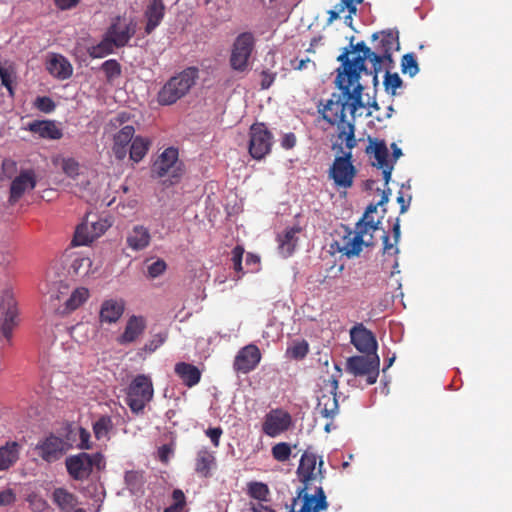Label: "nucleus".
<instances>
[{"label":"nucleus","mask_w":512,"mask_h":512,"mask_svg":"<svg viewBox=\"0 0 512 512\" xmlns=\"http://www.w3.org/2000/svg\"><path fill=\"white\" fill-rule=\"evenodd\" d=\"M372 56L358 54L353 60L350 61L348 65V71L339 72L336 76L335 83L336 84H345L350 87H354L357 84H360V74L361 72H367L365 61L369 60L371 62Z\"/></svg>","instance_id":"nucleus-20"},{"label":"nucleus","mask_w":512,"mask_h":512,"mask_svg":"<svg viewBox=\"0 0 512 512\" xmlns=\"http://www.w3.org/2000/svg\"><path fill=\"white\" fill-rule=\"evenodd\" d=\"M402 79L397 73H390L389 71L386 72L384 77V86L385 90L392 95H395V91L397 88H400L402 86Z\"/></svg>","instance_id":"nucleus-48"},{"label":"nucleus","mask_w":512,"mask_h":512,"mask_svg":"<svg viewBox=\"0 0 512 512\" xmlns=\"http://www.w3.org/2000/svg\"><path fill=\"white\" fill-rule=\"evenodd\" d=\"M89 297V290L85 287L75 289L69 298L64 301L62 313H69L79 308Z\"/></svg>","instance_id":"nucleus-37"},{"label":"nucleus","mask_w":512,"mask_h":512,"mask_svg":"<svg viewBox=\"0 0 512 512\" xmlns=\"http://www.w3.org/2000/svg\"><path fill=\"white\" fill-rule=\"evenodd\" d=\"M36 451L47 463H53L62 458L69 449V445L60 437L53 434L46 437L36 445Z\"/></svg>","instance_id":"nucleus-17"},{"label":"nucleus","mask_w":512,"mask_h":512,"mask_svg":"<svg viewBox=\"0 0 512 512\" xmlns=\"http://www.w3.org/2000/svg\"><path fill=\"white\" fill-rule=\"evenodd\" d=\"M348 10L350 14H355L357 11V7L354 4V0H341L340 3H338L335 6V9L339 14L343 13L345 10Z\"/></svg>","instance_id":"nucleus-56"},{"label":"nucleus","mask_w":512,"mask_h":512,"mask_svg":"<svg viewBox=\"0 0 512 512\" xmlns=\"http://www.w3.org/2000/svg\"><path fill=\"white\" fill-rule=\"evenodd\" d=\"M342 141H335L332 149L338 154L329 169V177L333 180L335 187L348 189L353 186L357 175V169L352 162V149L344 151Z\"/></svg>","instance_id":"nucleus-4"},{"label":"nucleus","mask_w":512,"mask_h":512,"mask_svg":"<svg viewBox=\"0 0 512 512\" xmlns=\"http://www.w3.org/2000/svg\"><path fill=\"white\" fill-rule=\"evenodd\" d=\"M401 72L414 77L419 72V65L414 53H407L401 59Z\"/></svg>","instance_id":"nucleus-44"},{"label":"nucleus","mask_w":512,"mask_h":512,"mask_svg":"<svg viewBox=\"0 0 512 512\" xmlns=\"http://www.w3.org/2000/svg\"><path fill=\"white\" fill-rule=\"evenodd\" d=\"M297 143L296 135L292 132L284 134L281 140L282 148L289 150L295 147Z\"/></svg>","instance_id":"nucleus-62"},{"label":"nucleus","mask_w":512,"mask_h":512,"mask_svg":"<svg viewBox=\"0 0 512 512\" xmlns=\"http://www.w3.org/2000/svg\"><path fill=\"white\" fill-rule=\"evenodd\" d=\"M79 438H80V442L77 445L79 449H81V450L91 449L90 433L85 428H82V427L79 428Z\"/></svg>","instance_id":"nucleus-58"},{"label":"nucleus","mask_w":512,"mask_h":512,"mask_svg":"<svg viewBox=\"0 0 512 512\" xmlns=\"http://www.w3.org/2000/svg\"><path fill=\"white\" fill-rule=\"evenodd\" d=\"M269 488L267 484L262 482H250L248 484V494L251 498L259 502L267 501L269 496Z\"/></svg>","instance_id":"nucleus-43"},{"label":"nucleus","mask_w":512,"mask_h":512,"mask_svg":"<svg viewBox=\"0 0 512 512\" xmlns=\"http://www.w3.org/2000/svg\"><path fill=\"white\" fill-rule=\"evenodd\" d=\"M152 172L159 178L169 176L170 184L178 182L183 173L178 150L174 147L166 148L154 162Z\"/></svg>","instance_id":"nucleus-9"},{"label":"nucleus","mask_w":512,"mask_h":512,"mask_svg":"<svg viewBox=\"0 0 512 512\" xmlns=\"http://www.w3.org/2000/svg\"><path fill=\"white\" fill-rule=\"evenodd\" d=\"M116 44L112 42V39L106 34L105 38L97 45L92 46L89 49V55L92 58H103L114 51Z\"/></svg>","instance_id":"nucleus-41"},{"label":"nucleus","mask_w":512,"mask_h":512,"mask_svg":"<svg viewBox=\"0 0 512 512\" xmlns=\"http://www.w3.org/2000/svg\"><path fill=\"white\" fill-rule=\"evenodd\" d=\"M28 130L50 140H58L63 136L62 129L53 120H35L28 124Z\"/></svg>","instance_id":"nucleus-24"},{"label":"nucleus","mask_w":512,"mask_h":512,"mask_svg":"<svg viewBox=\"0 0 512 512\" xmlns=\"http://www.w3.org/2000/svg\"><path fill=\"white\" fill-rule=\"evenodd\" d=\"M145 329V318L133 315L128 319L124 332L118 337L117 341L121 345L133 343L144 333Z\"/></svg>","instance_id":"nucleus-23"},{"label":"nucleus","mask_w":512,"mask_h":512,"mask_svg":"<svg viewBox=\"0 0 512 512\" xmlns=\"http://www.w3.org/2000/svg\"><path fill=\"white\" fill-rule=\"evenodd\" d=\"M392 233L394 238V243H390V238L386 232H384L383 239V253L388 255H397L399 253V249L397 247V243L400 239V221L396 219V222L393 224Z\"/></svg>","instance_id":"nucleus-39"},{"label":"nucleus","mask_w":512,"mask_h":512,"mask_svg":"<svg viewBox=\"0 0 512 512\" xmlns=\"http://www.w3.org/2000/svg\"><path fill=\"white\" fill-rule=\"evenodd\" d=\"M199 78V69L191 66L171 77L160 89L157 100L161 105H172L189 93Z\"/></svg>","instance_id":"nucleus-3"},{"label":"nucleus","mask_w":512,"mask_h":512,"mask_svg":"<svg viewBox=\"0 0 512 512\" xmlns=\"http://www.w3.org/2000/svg\"><path fill=\"white\" fill-rule=\"evenodd\" d=\"M175 373L189 388L197 385L201 380V371L193 364L179 362L175 365Z\"/></svg>","instance_id":"nucleus-29"},{"label":"nucleus","mask_w":512,"mask_h":512,"mask_svg":"<svg viewBox=\"0 0 512 512\" xmlns=\"http://www.w3.org/2000/svg\"><path fill=\"white\" fill-rule=\"evenodd\" d=\"M27 502L33 512H43L48 508L47 501L36 493L29 494Z\"/></svg>","instance_id":"nucleus-49"},{"label":"nucleus","mask_w":512,"mask_h":512,"mask_svg":"<svg viewBox=\"0 0 512 512\" xmlns=\"http://www.w3.org/2000/svg\"><path fill=\"white\" fill-rule=\"evenodd\" d=\"M249 136V153L252 158L261 160L271 152L273 135L264 123L252 124Z\"/></svg>","instance_id":"nucleus-11"},{"label":"nucleus","mask_w":512,"mask_h":512,"mask_svg":"<svg viewBox=\"0 0 512 512\" xmlns=\"http://www.w3.org/2000/svg\"><path fill=\"white\" fill-rule=\"evenodd\" d=\"M15 501V494L11 489L0 491V506H7Z\"/></svg>","instance_id":"nucleus-63"},{"label":"nucleus","mask_w":512,"mask_h":512,"mask_svg":"<svg viewBox=\"0 0 512 512\" xmlns=\"http://www.w3.org/2000/svg\"><path fill=\"white\" fill-rule=\"evenodd\" d=\"M335 372L325 383L328 394H322L318 398V408L325 418H333L338 412L337 391L339 388V379L342 376V369L339 365H334Z\"/></svg>","instance_id":"nucleus-12"},{"label":"nucleus","mask_w":512,"mask_h":512,"mask_svg":"<svg viewBox=\"0 0 512 512\" xmlns=\"http://www.w3.org/2000/svg\"><path fill=\"white\" fill-rule=\"evenodd\" d=\"M347 372L354 376H366L368 385L376 383L379 375V357L373 354L372 357L352 356L346 361Z\"/></svg>","instance_id":"nucleus-13"},{"label":"nucleus","mask_w":512,"mask_h":512,"mask_svg":"<svg viewBox=\"0 0 512 512\" xmlns=\"http://www.w3.org/2000/svg\"><path fill=\"white\" fill-rule=\"evenodd\" d=\"M172 499L174 503L171 506H176L177 508L184 509L186 506V497L184 492L181 489H175L172 492Z\"/></svg>","instance_id":"nucleus-59"},{"label":"nucleus","mask_w":512,"mask_h":512,"mask_svg":"<svg viewBox=\"0 0 512 512\" xmlns=\"http://www.w3.org/2000/svg\"><path fill=\"white\" fill-rule=\"evenodd\" d=\"M94 235L93 232L90 229L89 221L86 220L85 222L81 223L77 226L72 244L74 246H82L87 245L94 241Z\"/></svg>","instance_id":"nucleus-40"},{"label":"nucleus","mask_w":512,"mask_h":512,"mask_svg":"<svg viewBox=\"0 0 512 512\" xmlns=\"http://www.w3.org/2000/svg\"><path fill=\"white\" fill-rule=\"evenodd\" d=\"M340 93H333L325 104L318 105L321 118L331 126L337 127V140L345 142L346 149L357 145L355 137V113L364 105L362 103L363 86L357 84L353 88L345 84H336Z\"/></svg>","instance_id":"nucleus-1"},{"label":"nucleus","mask_w":512,"mask_h":512,"mask_svg":"<svg viewBox=\"0 0 512 512\" xmlns=\"http://www.w3.org/2000/svg\"><path fill=\"white\" fill-rule=\"evenodd\" d=\"M291 425L292 417L287 411L280 408L272 409L265 415L262 431L274 438L286 432Z\"/></svg>","instance_id":"nucleus-16"},{"label":"nucleus","mask_w":512,"mask_h":512,"mask_svg":"<svg viewBox=\"0 0 512 512\" xmlns=\"http://www.w3.org/2000/svg\"><path fill=\"white\" fill-rule=\"evenodd\" d=\"M36 177L33 170L22 171L10 185L9 203L15 204L27 191H31L36 187Z\"/></svg>","instance_id":"nucleus-21"},{"label":"nucleus","mask_w":512,"mask_h":512,"mask_svg":"<svg viewBox=\"0 0 512 512\" xmlns=\"http://www.w3.org/2000/svg\"><path fill=\"white\" fill-rule=\"evenodd\" d=\"M316 465L317 456L314 453L305 451L301 456L297 469L298 478L303 483V487L301 489H313L314 486H317L316 483L321 485L324 478L322 472L323 461L320 459L317 471Z\"/></svg>","instance_id":"nucleus-10"},{"label":"nucleus","mask_w":512,"mask_h":512,"mask_svg":"<svg viewBox=\"0 0 512 512\" xmlns=\"http://www.w3.org/2000/svg\"><path fill=\"white\" fill-rule=\"evenodd\" d=\"M124 482L126 488L133 495L143 494L146 483L145 473L142 470H129L125 472Z\"/></svg>","instance_id":"nucleus-36"},{"label":"nucleus","mask_w":512,"mask_h":512,"mask_svg":"<svg viewBox=\"0 0 512 512\" xmlns=\"http://www.w3.org/2000/svg\"><path fill=\"white\" fill-rule=\"evenodd\" d=\"M250 509L252 512H276L273 508L261 502L251 503Z\"/></svg>","instance_id":"nucleus-64"},{"label":"nucleus","mask_w":512,"mask_h":512,"mask_svg":"<svg viewBox=\"0 0 512 512\" xmlns=\"http://www.w3.org/2000/svg\"><path fill=\"white\" fill-rule=\"evenodd\" d=\"M301 232L300 227H289L283 234L278 235V249L282 256L289 257L293 254L297 244V234Z\"/></svg>","instance_id":"nucleus-27"},{"label":"nucleus","mask_w":512,"mask_h":512,"mask_svg":"<svg viewBox=\"0 0 512 512\" xmlns=\"http://www.w3.org/2000/svg\"><path fill=\"white\" fill-rule=\"evenodd\" d=\"M0 315L3 320L0 324V332L10 341L14 328L18 325L17 302L11 292L5 291L0 304Z\"/></svg>","instance_id":"nucleus-15"},{"label":"nucleus","mask_w":512,"mask_h":512,"mask_svg":"<svg viewBox=\"0 0 512 512\" xmlns=\"http://www.w3.org/2000/svg\"><path fill=\"white\" fill-rule=\"evenodd\" d=\"M244 254V248L240 245H237L232 250V261L234 265V269L236 271L242 270V258Z\"/></svg>","instance_id":"nucleus-55"},{"label":"nucleus","mask_w":512,"mask_h":512,"mask_svg":"<svg viewBox=\"0 0 512 512\" xmlns=\"http://www.w3.org/2000/svg\"><path fill=\"white\" fill-rule=\"evenodd\" d=\"M48 72L59 79L65 80L72 75V66L62 55H53L47 63Z\"/></svg>","instance_id":"nucleus-34"},{"label":"nucleus","mask_w":512,"mask_h":512,"mask_svg":"<svg viewBox=\"0 0 512 512\" xmlns=\"http://www.w3.org/2000/svg\"><path fill=\"white\" fill-rule=\"evenodd\" d=\"M366 154L370 157L373 156L375 162L372 163L373 166L383 167L388 163V149L383 140H378L375 138L369 137V145L365 149Z\"/></svg>","instance_id":"nucleus-31"},{"label":"nucleus","mask_w":512,"mask_h":512,"mask_svg":"<svg viewBox=\"0 0 512 512\" xmlns=\"http://www.w3.org/2000/svg\"><path fill=\"white\" fill-rule=\"evenodd\" d=\"M308 352L309 345L305 340L294 342L293 345L287 349V355L295 360L305 358Z\"/></svg>","instance_id":"nucleus-46"},{"label":"nucleus","mask_w":512,"mask_h":512,"mask_svg":"<svg viewBox=\"0 0 512 512\" xmlns=\"http://www.w3.org/2000/svg\"><path fill=\"white\" fill-rule=\"evenodd\" d=\"M110 225L111 224L106 219H99L97 221L89 222L90 229L93 232L95 239L104 234Z\"/></svg>","instance_id":"nucleus-52"},{"label":"nucleus","mask_w":512,"mask_h":512,"mask_svg":"<svg viewBox=\"0 0 512 512\" xmlns=\"http://www.w3.org/2000/svg\"><path fill=\"white\" fill-rule=\"evenodd\" d=\"M379 205L370 204L363 215V217L356 224V231H348V235L343 238L342 246L338 247V250L347 257H354L359 255L362 251V246L373 245L372 232L379 229L380 220L375 221L374 219L368 220V216L377 211Z\"/></svg>","instance_id":"nucleus-2"},{"label":"nucleus","mask_w":512,"mask_h":512,"mask_svg":"<svg viewBox=\"0 0 512 512\" xmlns=\"http://www.w3.org/2000/svg\"><path fill=\"white\" fill-rule=\"evenodd\" d=\"M150 241V232L143 225L134 226L127 236L128 247L135 251L145 249L150 244Z\"/></svg>","instance_id":"nucleus-30"},{"label":"nucleus","mask_w":512,"mask_h":512,"mask_svg":"<svg viewBox=\"0 0 512 512\" xmlns=\"http://www.w3.org/2000/svg\"><path fill=\"white\" fill-rule=\"evenodd\" d=\"M261 360V352L254 344L246 345L241 348L233 363V368L236 372L247 374L253 371Z\"/></svg>","instance_id":"nucleus-19"},{"label":"nucleus","mask_w":512,"mask_h":512,"mask_svg":"<svg viewBox=\"0 0 512 512\" xmlns=\"http://www.w3.org/2000/svg\"><path fill=\"white\" fill-rule=\"evenodd\" d=\"M352 49H353V52H357L358 54H363V55H369V56H372L371 58V63L373 64V60H376L377 59V56L372 54V49L370 47H368L365 42L361 41V42H358L357 44L355 45H352Z\"/></svg>","instance_id":"nucleus-60"},{"label":"nucleus","mask_w":512,"mask_h":512,"mask_svg":"<svg viewBox=\"0 0 512 512\" xmlns=\"http://www.w3.org/2000/svg\"><path fill=\"white\" fill-rule=\"evenodd\" d=\"M34 106L41 112L51 113L55 110L54 101L48 96H39L35 99Z\"/></svg>","instance_id":"nucleus-50"},{"label":"nucleus","mask_w":512,"mask_h":512,"mask_svg":"<svg viewBox=\"0 0 512 512\" xmlns=\"http://www.w3.org/2000/svg\"><path fill=\"white\" fill-rule=\"evenodd\" d=\"M152 380L145 374L137 375L127 388L126 404L135 414L142 413L146 405L153 399Z\"/></svg>","instance_id":"nucleus-7"},{"label":"nucleus","mask_w":512,"mask_h":512,"mask_svg":"<svg viewBox=\"0 0 512 512\" xmlns=\"http://www.w3.org/2000/svg\"><path fill=\"white\" fill-rule=\"evenodd\" d=\"M371 40L373 42L372 54L377 56L373 60V82L375 85L378 83L377 74L381 71V65L385 62L392 63V51L394 46H399L398 32L392 30H383L372 34Z\"/></svg>","instance_id":"nucleus-6"},{"label":"nucleus","mask_w":512,"mask_h":512,"mask_svg":"<svg viewBox=\"0 0 512 512\" xmlns=\"http://www.w3.org/2000/svg\"><path fill=\"white\" fill-rule=\"evenodd\" d=\"M215 466V456L207 448L198 451L195 460V471L202 477L211 476V470Z\"/></svg>","instance_id":"nucleus-35"},{"label":"nucleus","mask_w":512,"mask_h":512,"mask_svg":"<svg viewBox=\"0 0 512 512\" xmlns=\"http://www.w3.org/2000/svg\"><path fill=\"white\" fill-rule=\"evenodd\" d=\"M166 270V263L164 260L158 259L148 266V274L152 278H156L163 274Z\"/></svg>","instance_id":"nucleus-54"},{"label":"nucleus","mask_w":512,"mask_h":512,"mask_svg":"<svg viewBox=\"0 0 512 512\" xmlns=\"http://www.w3.org/2000/svg\"><path fill=\"white\" fill-rule=\"evenodd\" d=\"M254 44L255 39L250 32H244L237 36L230 56V65L234 70L243 72L247 69Z\"/></svg>","instance_id":"nucleus-14"},{"label":"nucleus","mask_w":512,"mask_h":512,"mask_svg":"<svg viewBox=\"0 0 512 512\" xmlns=\"http://www.w3.org/2000/svg\"><path fill=\"white\" fill-rule=\"evenodd\" d=\"M150 146V141L141 136H137L133 139L130 147V158L134 162L141 161L147 154Z\"/></svg>","instance_id":"nucleus-38"},{"label":"nucleus","mask_w":512,"mask_h":512,"mask_svg":"<svg viewBox=\"0 0 512 512\" xmlns=\"http://www.w3.org/2000/svg\"><path fill=\"white\" fill-rule=\"evenodd\" d=\"M125 309L123 300L109 299L105 300L99 312V318L102 323H115L122 316Z\"/></svg>","instance_id":"nucleus-26"},{"label":"nucleus","mask_w":512,"mask_h":512,"mask_svg":"<svg viewBox=\"0 0 512 512\" xmlns=\"http://www.w3.org/2000/svg\"><path fill=\"white\" fill-rule=\"evenodd\" d=\"M205 433L210 438L212 444L218 447L223 430L220 427L208 428Z\"/></svg>","instance_id":"nucleus-61"},{"label":"nucleus","mask_w":512,"mask_h":512,"mask_svg":"<svg viewBox=\"0 0 512 512\" xmlns=\"http://www.w3.org/2000/svg\"><path fill=\"white\" fill-rule=\"evenodd\" d=\"M134 34V26L128 24L122 25L120 23L112 24L107 32V35L112 39V42L116 44V47L125 46Z\"/></svg>","instance_id":"nucleus-33"},{"label":"nucleus","mask_w":512,"mask_h":512,"mask_svg":"<svg viewBox=\"0 0 512 512\" xmlns=\"http://www.w3.org/2000/svg\"><path fill=\"white\" fill-rule=\"evenodd\" d=\"M53 503L64 512H71L78 504L75 494L63 487L55 488L52 493Z\"/></svg>","instance_id":"nucleus-32"},{"label":"nucleus","mask_w":512,"mask_h":512,"mask_svg":"<svg viewBox=\"0 0 512 512\" xmlns=\"http://www.w3.org/2000/svg\"><path fill=\"white\" fill-rule=\"evenodd\" d=\"M351 344L361 353L376 354L377 340L363 323H357L350 329Z\"/></svg>","instance_id":"nucleus-18"},{"label":"nucleus","mask_w":512,"mask_h":512,"mask_svg":"<svg viewBox=\"0 0 512 512\" xmlns=\"http://www.w3.org/2000/svg\"><path fill=\"white\" fill-rule=\"evenodd\" d=\"M329 503L321 485L313 489H300L293 499L291 512H321L327 510Z\"/></svg>","instance_id":"nucleus-8"},{"label":"nucleus","mask_w":512,"mask_h":512,"mask_svg":"<svg viewBox=\"0 0 512 512\" xmlns=\"http://www.w3.org/2000/svg\"><path fill=\"white\" fill-rule=\"evenodd\" d=\"M65 467L68 475L75 481L89 479L94 469L100 471L105 467L104 456L97 453L80 452L70 455L65 459Z\"/></svg>","instance_id":"nucleus-5"},{"label":"nucleus","mask_w":512,"mask_h":512,"mask_svg":"<svg viewBox=\"0 0 512 512\" xmlns=\"http://www.w3.org/2000/svg\"><path fill=\"white\" fill-rule=\"evenodd\" d=\"M135 129L132 125H126L120 129L113 138V153L118 160H123L127 155V146L132 143Z\"/></svg>","instance_id":"nucleus-25"},{"label":"nucleus","mask_w":512,"mask_h":512,"mask_svg":"<svg viewBox=\"0 0 512 512\" xmlns=\"http://www.w3.org/2000/svg\"><path fill=\"white\" fill-rule=\"evenodd\" d=\"M62 169L67 176L75 178L79 174V163L72 158L64 159Z\"/></svg>","instance_id":"nucleus-53"},{"label":"nucleus","mask_w":512,"mask_h":512,"mask_svg":"<svg viewBox=\"0 0 512 512\" xmlns=\"http://www.w3.org/2000/svg\"><path fill=\"white\" fill-rule=\"evenodd\" d=\"M112 429H113V422H112L111 417L108 415L101 416L93 424V433L97 440H101L103 438H108V435Z\"/></svg>","instance_id":"nucleus-42"},{"label":"nucleus","mask_w":512,"mask_h":512,"mask_svg":"<svg viewBox=\"0 0 512 512\" xmlns=\"http://www.w3.org/2000/svg\"><path fill=\"white\" fill-rule=\"evenodd\" d=\"M276 75V73H272L269 70H263L261 72V89L266 90L270 88L276 78Z\"/></svg>","instance_id":"nucleus-57"},{"label":"nucleus","mask_w":512,"mask_h":512,"mask_svg":"<svg viewBox=\"0 0 512 512\" xmlns=\"http://www.w3.org/2000/svg\"><path fill=\"white\" fill-rule=\"evenodd\" d=\"M165 16V4L163 0H149L144 10L146 20L145 33L151 34L162 22Z\"/></svg>","instance_id":"nucleus-22"},{"label":"nucleus","mask_w":512,"mask_h":512,"mask_svg":"<svg viewBox=\"0 0 512 512\" xmlns=\"http://www.w3.org/2000/svg\"><path fill=\"white\" fill-rule=\"evenodd\" d=\"M101 69L103 70L108 82H112L114 79L121 75V65L115 59H109L102 63Z\"/></svg>","instance_id":"nucleus-45"},{"label":"nucleus","mask_w":512,"mask_h":512,"mask_svg":"<svg viewBox=\"0 0 512 512\" xmlns=\"http://www.w3.org/2000/svg\"><path fill=\"white\" fill-rule=\"evenodd\" d=\"M167 335L165 333H158L152 336V338L144 345L143 350L145 352L152 353L156 351L166 341Z\"/></svg>","instance_id":"nucleus-51"},{"label":"nucleus","mask_w":512,"mask_h":512,"mask_svg":"<svg viewBox=\"0 0 512 512\" xmlns=\"http://www.w3.org/2000/svg\"><path fill=\"white\" fill-rule=\"evenodd\" d=\"M271 453L276 461L286 462L289 460L292 453L291 446L286 442L277 443L272 447Z\"/></svg>","instance_id":"nucleus-47"},{"label":"nucleus","mask_w":512,"mask_h":512,"mask_svg":"<svg viewBox=\"0 0 512 512\" xmlns=\"http://www.w3.org/2000/svg\"><path fill=\"white\" fill-rule=\"evenodd\" d=\"M21 446L16 441H8L0 447V471H6L19 460Z\"/></svg>","instance_id":"nucleus-28"}]
</instances>
